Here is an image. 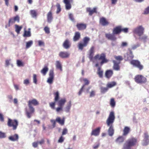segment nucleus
Returning <instances> with one entry per match:
<instances>
[{
  "label": "nucleus",
  "instance_id": "1",
  "mask_svg": "<svg viewBox=\"0 0 149 149\" xmlns=\"http://www.w3.org/2000/svg\"><path fill=\"white\" fill-rule=\"evenodd\" d=\"M134 57L131 50L129 49L128 52L124 55V58L125 61H130V64L134 67L138 68L139 70H141L144 68L143 65L140 62L137 60H132Z\"/></svg>",
  "mask_w": 149,
  "mask_h": 149
},
{
  "label": "nucleus",
  "instance_id": "2",
  "mask_svg": "<svg viewBox=\"0 0 149 149\" xmlns=\"http://www.w3.org/2000/svg\"><path fill=\"white\" fill-rule=\"evenodd\" d=\"M53 94L54 97V102L49 103L50 107L52 109H54L55 108V105L56 102H57V104L58 106L63 107L66 102V99L65 98H61L59 100L60 97L58 91L54 93Z\"/></svg>",
  "mask_w": 149,
  "mask_h": 149
},
{
  "label": "nucleus",
  "instance_id": "3",
  "mask_svg": "<svg viewBox=\"0 0 149 149\" xmlns=\"http://www.w3.org/2000/svg\"><path fill=\"white\" fill-rule=\"evenodd\" d=\"M115 117L114 112L112 111L110 112L109 116L106 120L107 126L109 127L108 132L109 135L110 136L113 135L114 133V130L113 123L114 121Z\"/></svg>",
  "mask_w": 149,
  "mask_h": 149
},
{
  "label": "nucleus",
  "instance_id": "4",
  "mask_svg": "<svg viewBox=\"0 0 149 149\" xmlns=\"http://www.w3.org/2000/svg\"><path fill=\"white\" fill-rule=\"evenodd\" d=\"M137 143V139L132 137L127 140L123 144V149H131L132 147L136 146Z\"/></svg>",
  "mask_w": 149,
  "mask_h": 149
},
{
  "label": "nucleus",
  "instance_id": "5",
  "mask_svg": "<svg viewBox=\"0 0 149 149\" xmlns=\"http://www.w3.org/2000/svg\"><path fill=\"white\" fill-rule=\"evenodd\" d=\"M90 40L89 37L85 36L82 39V42H79L78 44V47L79 50H82L84 47H86L89 44Z\"/></svg>",
  "mask_w": 149,
  "mask_h": 149
},
{
  "label": "nucleus",
  "instance_id": "6",
  "mask_svg": "<svg viewBox=\"0 0 149 149\" xmlns=\"http://www.w3.org/2000/svg\"><path fill=\"white\" fill-rule=\"evenodd\" d=\"M134 79L135 82L139 84H144L147 82L146 78L141 74L136 75Z\"/></svg>",
  "mask_w": 149,
  "mask_h": 149
},
{
  "label": "nucleus",
  "instance_id": "7",
  "mask_svg": "<svg viewBox=\"0 0 149 149\" xmlns=\"http://www.w3.org/2000/svg\"><path fill=\"white\" fill-rule=\"evenodd\" d=\"M94 58L95 60H102V61L100 63L101 65L108 61V60L106 58V55L104 53H102L100 55L97 54L94 57Z\"/></svg>",
  "mask_w": 149,
  "mask_h": 149
},
{
  "label": "nucleus",
  "instance_id": "8",
  "mask_svg": "<svg viewBox=\"0 0 149 149\" xmlns=\"http://www.w3.org/2000/svg\"><path fill=\"white\" fill-rule=\"evenodd\" d=\"M7 125L9 127H12L13 130H15L18 125V122L16 120H11L8 118Z\"/></svg>",
  "mask_w": 149,
  "mask_h": 149
},
{
  "label": "nucleus",
  "instance_id": "9",
  "mask_svg": "<svg viewBox=\"0 0 149 149\" xmlns=\"http://www.w3.org/2000/svg\"><path fill=\"white\" fill-rule=\"evenodd\" d=\"M16 21L18 22H19V17L18 15L12 17L9 19L8 25L5 26V27L7 28L8 27H10L11 24H14Z\"/></svg>",
  "mask_w": 149,
  "mask_h": 149
},
{
  "label": "nucleus",
  "instance_id": "10",
  "mask_svg": "<svg viewBox=\"0 0 149 149\" xmlns=\"http://www.w3.org/2000/svg\"><path fill=\"white\" fill-rule=\"evenodd\" d=\"M144 31V28L142 26H140L134 29L133 32L134 33L137 34L139 36H140L143 34Z\"/></svg>",
  "mask_w": 149,
  "mask_h": 149
},
{
  "label": "nucleus",
  "instance_id": "11",
  "mask_svg": "<svg viewBox=\"0 0 149 149\" xmlns=\"http://www.w3.org/2000/svg\"><path fill=\"white\" fill-rule=\"evenodd\" d=\"M28 106L29 107V110H26V112L27 117L29 118H30L31 117V114L34 113L35 110L34 108L32 106Z\"/></svg>",
  "mask_w": 149,
  "mask_h": 149
},
{
  "label": "nucleus",
  "instance_id": "12",
  "mask_svg": "<svg viewBox=\"0 0 149 149\" xmlns=\"http://www.w3.org/2000/svg\"><path fill=\"white\" fill-rule=\"evenodd\" d=\"M63 2L65 4L66 9L69 10L71 8V3L73 2V0H63Z\"/></svg>",
  "mask_w": 149,
  "mask_h": 149
},
{
  "label": "nucleus",
  "instance_id": "13",
  "mask_svg": "<svg viewBox=\"0 0 149 149\" xmlns=\"http://www.w3.org/2000/svg\"><path fill=\"white\" fill-rule=\"evenodd\" d=\"M49 77L48 78L47 82L50 84H52L53 82L54 77L53 70H51L49 72Z\"/></svg>",
  "mask_w": 149,
  "mask_h": 149
},
{
  "label": "nucleus",
  "instance_id": "14",
  "mask_svg": "<svg viewBox=\"0 0 149 149\" xmlns=\"http://www.w3.org/2000/svg\"><path fill=\"white\" fill-rule=\"evenodd\" d=\"M105 36L108 40L112 41H116L117 39L115 35L113 33L112 34L106 33L105 34Z\"/></svg>",
  "mask_w": 149,
  "mask_h": 149
},
{
  "label": "nucleus",
  "instance_id": "15",
  "mask_svg": "<svg viewBox=\"0 0 149 149\" xmlns=\"http://www.w3.org/2000/svg\"><path fill=\"white\" fill-rule=\"evenodd\" d=\"M95 47L92 46L89 50V58L91 60L93 58L94 54L95 52Z\"/></svg>",
  "mask_w": 149,
  "mask_h": 149
},
{
  "label": "nucleus",
  "instance_id": "16",
  "mask_svg": "<svg viewBox=\"0 0 149 149\" xmlns=\"http://www.w3.org/2000/svg\"><path fill=\"white\" fill-rule=\"evenodd\" d=\"M76 26L79 30L82 31L86 29V24L81 23H77Z\"/></svg>",
  "mask_w": 149,
  "mask_h": 149
},
{
  "label": "nucleus",
  "instance_id": "17",
  "mask_svg": "<svg viewBox=\"0 0 149 149\" xmlns=\"http://www.w3.org/2000/svg\"><path fill=\"white\" fill-rule=\"evenodd\" d=\"M100 24L103 26H107L109 24V22L104 17H102L100 19Z\"/></svg>",
  "mask_w": 149,
  "mask_h": 149
},
{
  "label": "nucleus",
  "instance_id": "18",
  "mask_svg": "<svg viewBox=\"0 0 149 149\" xmlns=\"http://www.w3.org/2000/svg\"><path fill=\"white\" fill-rule=\"evenodd\" d=\"M70 55V53L67 52L61 51L59 54V56L62 58H68Z\"/></svg>",
  "mask_w": 149,
  "mask_h": 149
},
{
  "label": "nucleus",
  "instance_id": "19",
  "mask_svg": "<svg viewBox=\"0 0 149 149\" xmlns=\"http://www.w3.org/2000/svg\"><path fill=\"white\" fill-rule=\"evenodd\" d=\"M121 26H116L114 28L112 31V33L115 35L119 34L121 32Z\"/></svg>",
  "mask_w": 149,
  "mask_h": 149
},
{
  "label": "nucleus",
  "instance_id": "20",
  "mask_svg": "<svg viewBox=\"0 0 149 149\" xmlns=\"http://www.w3.org/2000/svg\"><path fill=\"white\" fill-rule=\"evenodd\" d=\"M71 46V43L68 39H66L63 44V46L66 49L69 48Z\"/></svg>",
  "mask_w": 149,
  "mask_h": 149
},
{
  "label": "nucleus",
  "instance_id": "21",
  "mask_svg": "<svg viewBox=\"0 0 149 149\" xmlns=\"http://www.w3.org/2000/svg\"><path fill=\"white\" fill-rule=\"evenodd\" d=\"M113 69L116 71H119L120 70V67L119 65L120 62H118L115 60H113Z\"/></svg>",
  "mask_w": 149,
  "mask_h": 149
},
{
  "label": "nucleus",
  "instance_id": "22",
  "mask_svg": "<svg viewBox=\"0 0 149 149\" xmlns=\"http://www.w3.org/2000/svg\"><path fill=\"white\" fill-rule=\"evenodd\" d=\"M144 137L143 139V145L146 146L149 143V136L147 132L144 133Z\"/></svg>",
  "mask_w": 149,
  "mask_h": 149
},
{
  "label": "nucleus",
  "instance_id": "23",
  "mask_svg": "<svg viewBox=\"0 0 149 149\" xmlns=\"http://www.w3.org/2000/svg\"><path fill=\"white\" fill-rule=\"evenodd\" d=\"M81 34L79 31L75 32L73 37V40L74 42H76L79 40L81 38Z\"/></svg>",
  "mask_w": 149,
  "mask_h": 149
},
{
  "label": "nucleus",
  "instance_id": "24",
  "mask_svg": "<svg viewBox=\"0 0 149 149\" xmlns=\"http://www.w3.org/2000/svg\"><path fill=\"white\" fill-rule=\"evenodd\" d=\"M100 127H98L94 130H93L91 133V135H93L95 136H98L100 132Z\"/></svg>",
  "mask_w": 149,
  "mask_h": 149
},
{
  "label": "nucleus",
  "instance_id": "25",
  "mask_svg": "<svg viewBox=\"0 0 149 149\" xmlns=\"http://www.w3.org/2000/svg\"><path fill=\"white\" fill-rule=\"evenodd\" d=\"M113 74V72L111 70H107L105 72V75L106 77L108 79H110Z\"/></svg>",
  "mask_w": 149,
  "mask_h": 149
},
{
  "label": "nucleus",
  "instance_id": "26",
  "mask_svg": "<svg viewBox=\"0 0 149 149\" xmlns=\"http://www.w3.org/2000/svg\"><path fill=\"white\" fill-rule=\"evenodd\" d=\"M97 8L96 7L94 8L93 9H91L90 8H86V11L87 12L89 13V15H92L94 13H97Z\"/></svg>",
  "mask_w": 149,
  "mask_h": 149
},
{
  "label": "nucleus",
  "instance_id": "27",
  "mask_svg": "<svg viewBox=\"0 0 149 149\" xmlns=\"http://www.w3.org/2000/svg\"><path fill=\"white\" fill-rule=\"evenodd\" d=\"M9 140L13 141H18L19 139L18 135L16 134L8 137Z\"/></svg>",
  "mask_w": 149,
  "mask_h": 149
},
{
  "label": "nucleus",
  "instance_id": "28",
  "mask_svg": "<svg viewBox=\"0 0 149 149\" xmlns=\"http://www.w3.org/2000/svg\"><path fill=\"white\" fill-rule=\"evenodd\" d=\"M47 19L48 22L51 23L53 19L52 12L50 11L47 14Z\"/></svg>",
  "mask_w": 149,
  "mask_h": 149
},
{
  "label": "nucleus",
  "instance_id": "29",
  "mask_svg": "<svg viewBox=\"0 0 149 149\" xmlns=\"http://www.w3.org/2000/svg\"><path fill=\"white\" fill-rule=\"evenodd\" d=\"M32 104L34 106L37 105L39 104V103L36 99H34L28 102V105L32 106Z\"/></svg>",
  "mask_w": 149,
  "mask_h": 149
},
{
  "label": "nucleus",
  "instance_id": "30",
  "mask_svg": "<svg viewBox=\"0 0 149 149\" xmlns=\"http://www.w3.org/2000/svg\"><path fill=\"white\" fill-rule=\"evenodd\" d=\"M130 128L128 127H125L123 130V136H127L130 131Z\"/></svg>",
  "mask_w": 149,
  "mask_h": 149
},
{
  "label": "nucleus",
  "instance_id": "31",
  "mask_svg": "<svg viewBox=\"0 0 149 149\" xmlns=\"http://www.w3.org/2000/svg\"><path fill=\"white\" fill-rule=\"evenodd\" d=\"M97 73L99 77L100 78L103 77V71L101 69L100 67L98 68Z\"/></svg>",
  "mask_w": 149,
  "mask_h": 149
},
{
  "label": "nucleus",
  "instance_id": "32",
  "mask_svg": "<svg viewBox=\"0 0 149 149\" xmlns=\"http://www.w3.org/2000/svg\"><path fill=\"white\" fill-rule=\"evenodd\" d=\"M56 122L58 123L59 124L62 125H63L64 124L65 122L64 118H63L62 119H61V118L58 117L56 118Z\"/></svg>",
  "mask_w": 149,
  "mask_h": 149
},
{
  "label": "nucleus",
  "instance_id": "33",
  "mask_svg": "<svg viewBox=\"0 0 149 149\" xmlns=\"http://www.w3.org/2000/svg\"><path fill=\"white\" fill-rule=\"evenodd\" d=\"M116 85V82L115 81H113L108 83L107 85V86L108 88H111L115 86Z\"/></svg>",
  "mask_w": 149,
  "mask_h": 149
},
{
  "label": "nucleus",
  "instance_id": "34",
  "mask_svg": "<svg viewBox=\"0 0 149 149\" xmlns=\"http://www.w3.org/2000/svg\"><path fill=\"white\" fill-rule=\"evenodd\" d=\"M125 138L122 136L118 137L116 140V142L118 143H121L124 142Z\"/></svg>",
  "mask_w": 149,
  "mask_h": 149
},
{
  "label": "nucleus",
  "instance_id": "35",
  "mask_svg": "<svg viewBox=\"0 0 149 149\" xmlns=\"http://www.w3.org/2000/svg\"><path fill=\"white\" fill-rule=\"evenodd\" d=\"M71 101H69L66 106L65 108V111L67 112H68L70 111L71 107Z\"/></svg>",
  "mask_w": 149,
  "mask_h": 149
},
{
  "label": "nucleus",
  "instance_id": "36",
  "mask_svg": "<svg viewBox=\"0 0 149 149\" xmlns=\"http://www.w3.org/2000/svg\"><path fill=\"white\" fill-rule=\"evenodd\" d=\"M56 65L57 68L59 69L61 71H62L61 64L59 61H56Z\"/></svg>",
  "mask_w": 149,
  "mask_h": 149
},
{
  "label": "nucleus",
  "instance_id": "37",
  "mask_svg": "<svg viewBox=\"0 0 149 149\" xmlns=\"http://www.w3.org/2000/svg\"><path fill=\"white\" fill-rule=\"evenodd\" d=\"M48 70V68L47 66H45V67L41 70V72L44 75H45Z\"/></svg>",
  "mask_w": 149,
  "mask_h": 149
},
{
  "label": "nucleus",
  "instance_id": "38",
  "mask_svg": "<svg viewBox=\"0 0 149 149\" xmlns=\"http://www.w3.org/2000/svg\"><path fill=\"white\" fill-rule=\"evenodd\" d=\"M30 13L32 17L36 18L37 16V13L35 10H31L30 11Z\"/></svg>",
  "mask_w": 149,
  "mask_h": 149
},
{
  "label": "nucleus",
  "instance_id": "39",
  "mask_svg": "<svg viewBox=\"0 0 149 149\" xmlns=\"http://www.w3.org/2000/svg\"><path fill=\"white\" fill-rule=\"evenodd\" d=\"M15 31L19 34V33L20 31L22 28V26H19L17 25H15Z\"/></svg>",
  "mask_w": 149,
  "mask_h": 149
},
{
  "label": "nucleus",
  "instance_id": "40",
  "mask_svg": "<svg viewBox=\"0 0 149 149\" xmlns=\"http://www.w3.org/2000/svg\"><path fill=\"white\" fill-rule=\"evenodd\" d=\"M110 105L111 107L113 108L115 106L116 102L113 98H111L110 103Z\"/></svg>",
  "mask_w": 149,
  "mask_h": 149
},
{
  "label": "nucleus",
  "instance_id": "41",
  "mask_svg": "<svg viewBox=\"0 0 149 149\" xmlns=\"http://www.w3.org/2000/svg\"><path fill=\"white\" fill-rule=\"evenodd\" d=\"M114 58L118 61V62H120L121 61H122L123 60V57L120 56H114Z\"/></svg>",
  "mask_w": 149,
  "mask_h": 149
},
{
  "label": "nucleus",
  "instance_id": "42",
  "mask_svg": "<svg viewBox=\"0 0 149 149\" xmlns=\"http://www.w3.org/2000/svg\"><path fill=\"white\" fill-rule=\"evenodd\" d=\"M33 41L32 40H30L26 43V49L29 48L33 44Z\"/></svg>",
  "mask_w": 149,
  "mask_h": 149
},
{
  "label": "nucleus",
  "instance_id": "43",
  "mask_svg": "<svg viewBox=\"0 0 149 149\" xmlns=\"http://www.w3.org/2000/svg\"><path fill=\"white\" fill-rule=\"evenodd\" d=\"M31 36L30 32L29 31H25L24 34V37H29Z\"/></svg>",
  "mask_w": 149,
  "mask_h": 149
},
{
  "label": "nucleus",
  "instance_id": "44",
  "mask_svg": "<svg viewBox=\"0 0 149 149\" xmlns=\"http://www.w3.org/2000/svg\"><path fill=\"white\" fill-rule=\"evenodd\" d=\"M108 88L107 87H101L100 88L101 92L102 93H104L106 92L108 90Z\"/></svg>",
  "mask_w": 149,
  "mask_h": 149
},
{
  "label": "nucleus",
  "instance_id": "45",
  "mask_svg": "<svg viewBox=\"0 0 149 149\" xmlns=\"http://www.w3.org/2000/svg\"><path fill=\"white\" fill-rule=\"evenodd\" d=\"M17 66L19 67L23 66L24 65L23 63L21 61L19 60H17Z\"/></svg>",
  "mask_w": 149,
  "mask_h": 149
},
{
  "label": "nucleus",
  "instance_id": "46",
  "mask_svg": "<svg viewBox=\"0 0 149 149\" xmlns=\"http://www.w3.org/2000/svg\"><path fill=\"white\" fill-rule=\"evenodd\" d=\"M56 6L57 8L56 13L58 14L61 11V6L60 5L59 3H57L56 5Z\"/></svg>",
  "mask_w": 149,
  "mask_h": 149
},
{
  "label": "nucleus",
  "instance_id": "47",
  "mask_svg": "<svg viewBox=\"0 0 149 149\" xmlns=\"http://www.w3.org/2000/svg\"><path fill=\"white\" fill-rule=\"evenodd\" d=\"M63 107L61 106H58V107H57L56 108H55L56 111L57 112H59L61 111H62L63 110Z\"/></svg>",
  "mask_w": 149,
  "mask_h": 149
},
{
  "label": "nucleus",
  "instance_id": "48",
  "mask_svg": "<svg viewBox=\"0 0 149 149\" xmlns=\"http://www.w3.org/2000/svg\"><path fill=\"white\" fill-rule=\"evenodd\" d=\"M83 81L84 82V84L83 85H88L90 83L89 81L86 78H84L82 79Z\"/></svg>",
  "mask_w": 149,
  "mask_h": 149
},
{
  "label": "nucleus",
  "instance_id": "49",
  "mask_svg": "<svg viewBox=\"0 0 149 149\" xmlns=\"http://www.w3.org/2000/svg\"><path fill=\"white\" fill-rule=\"evenodd\" d=\"M6 137V133L0 131V138H3Z\"/></svg>",
  "mask_w": 149,
  "mask_h": 149
},
{
  "label": "nucleus",
  "instance_id": "50",
  "mask_svg": "<svg viewBox=\"0 0 149 149\" xmlns=\"http://www.w3.org/2000/svg\"><path fill=\"white\" fill-rule=\"evenodd\" d=\"M33 82L35 84L37 83V75L36 74H33Z\"/></svg>",
  "mask_w": 149,
  "mask_h": 149
},
{
  "label": "nucleus",
  "instance_id": "51",
  "mask_svg": "<svg viewBox=\"0 0 149 149\" xmlns=\"http://www.w3.org/2000/svg\"><path fill=\"white\" fill-rule=\"evenodd\" d=\"M45 33L47 34H49L50 33L49 29L47 26H45L44 29Z\"/></svg>",
  "mask_w": 149,
  "mask_h": 149
},
{
  "label": "nucleus",
  "instance_id": "52",
  "mask_svg": "<svg viewBox=\"0 0 149 149\" xmlns=\"http://www.w3.org/2000/svg\"><path fill=\"white\" fill-rule=\"evenodd\" d=\"M69 17L70 19L72 22H74V19L73 15L71 13H70L69 15Z\"/></svg>",
  "mask_w": 149,
  "mask_h": 149
},
{
  "label": "nucleus",
  "instance_id": "53",
  "mask_svg": "<svg viewBox=\"0 0 149 149\" xmlns=\"http://www.w3.org/2000/svg\"><path fill=\"white\" fill-rule=\"evenodd\" d=\"M64 139L62 135L58 140V142L59 143H62L64 141Z\"/></svg>",
  "mask_w": 149,
  "mask_h": 149
},
{
  "label": "nucleus",
  "instance_id": "54",
  "mask_svg": "<svg viewBox=\"0 0 149 149\" xmlns=\"http://www.w3.org/2000/svg\"><path fill=\"white\" fill-rule=\"evenodd\" d=\"M68 133V130L66 128H64L62 132V135L66 134Z\"/></svg>",
  "mask_w": 149,
  "mask_h": 149
},
{
  "label": "nucleus",
  "instance_id": "55",
  "mask_svg": "<svg viewBox=\"0 0 149 149\" xmlns=\"http://www.w3.org/2000/svg\"><path fill=\"white\" fill-rule=\"evenodd\" d=\"M149 13V6L147 7L145 9L143 14H147Z\"/></svg>",
  "mask_w": 149,
  "mask_h": 149
},
{
  "label": "nucleus",
  "instance_id": "56",
  "mask_svg": "<svg viewBox=\"0 0 149 149\" xmlns=\"http://www.w3.org/2000/svg\"><path fill=\"white\" fill-rule=\"evenodd\" d=\"M95 95V92L94 91H92L90 93V97H94Z\"/></svg>",
  "mask_w": 149,
  "mask_h": 149
},
{
  "label": "nucleus",
  "instance_id": "57",
  "mask_svg": "<svg viewBox=\"0 0 149 149\" xmlns=\"http://www.w3.org/2000/svg\"><path fill=\"white\" fill-rule=\"evenodd\" d=\"M38 45L39 46H44L45 43L44 42L41 40H39L38 41Z\"/></svg>",
  "mask_w": 149,
  "mask_h": 149
},
{
  "label": "nucleus",
  "instance_id": "58",
  "mask_svg": "<svg viewBox=\"0 0 149 149\" xmlns=\"http://www.w3.org/2000/svg\"><path fill=\"white\" fill-rule=\"evenodd\" d=\"M51 122L52 123V125L53 127H54L56 126V120H50Z\"/></svg>",
  "mask_w": 149,
  "mask_h": 149
},
{
  "label": "nucleus",
  "instance_id": "59",
  "mask_svg": "<svg viewBox=\"0 0 149 149\" xmlns=\"http://www.w3.org/2000/svg\"><path fill=\"white\" fill-rule=\"evenodd\" d=\"M84 85H83L82 86L81 88V89H80L79 91L78 92V95H81V93H82V92L83 91V89H84Z\"/></svg>",
  "mask_w": 149,
  "mask_h": 149
},
{
  "label": "nucleus",
  "instance_id": "60",
  "mask_svg": "<svg viewBox=\"0 0 149 149\" xmlns=\"http://www.w3.org/2000/svg\"><path fill=\"white\" fill-rule=\"evenodd\" d=\"M121 32L123 31L125 33H127L128 32V29L127 28H123L121 27Z\"/></svg>",
  "mask_w": 149,
  "mask_h": 149
},
{
  "label": "nucleus",
  "instance_id": "61",
  "mask_svg": "<svg viewBox=\"0 0 149 149\" xmlns=\"http://www.w3.org/2000/svg\"><path fill=\"white\" fill-rule=\"evenodd\" d=\"M127 43L126 42H123L121 45V47H123L127 46Z\"/></svg>",
  "mask_w": 149,
  "mask_h": 149
},
{
  "label": "nucleus",
  "instance_id": "62",
  "mask_svg": "<svg viewBox=\"0 0 149 149\" xmlns=\"http://www.w3.org/2000/svg\"><path fill=\"white\" fill-rule=\"evenodd\" d=\"M38 142H33V144L32 145L33 146L34 148H36L38 146Z\"/></svg>",
  "mask_w": 149,
  "mask_h": 149
},
{
  "label": "nucleus",
  "instance_id": "63",
  "mask_svg": "<svg viewBox=\"0 0 149 149\" xmlns=\"http://www.w3.org/2000/svg\"><path fill=\"white\" fill-rule=\"evenodd\" d=\"M139 46V45L138 44L134 45L132 46V49H136L137 47H138Z\"/></svg>",
  "mask_w": 149,
  "mask_h": 149
},
{
  "label": "nucleus",
  "instance_id": "64",
  "mask_svg": "<svg viewBox=\"0 0 149 149\" xmlns=\"http://www.w3.org/2000/svg\"><path fill=\"white\" fill-rule=\"evenodd\" d=\"M100 144L99 143H97L94 146H93V148L94 149H96L99 146Z\"/></svg>",
  "mask_w": 149,
  "mask_h": 149
}]
</instances>
